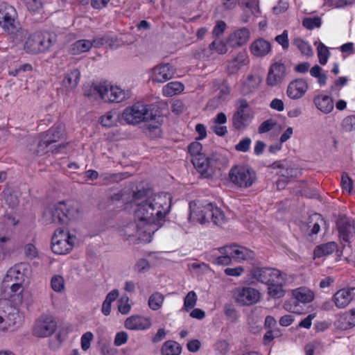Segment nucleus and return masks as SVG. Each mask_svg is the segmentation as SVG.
Returning <instances> with one entry per match:
<instances>
[{
    "instance_id": "nucleus-24",
    "label": "nucleus",
    "mask_w": 355,
    "mask_h": 355,
    "mask_svg": "<svg viewBox=\"0 0 355 355\" xmlns=\"http://www.w3.org/2000/svg\"><path fill=\"white\" fill-rule=\"evenodd\" d=\"M64 135V128L62 124L54 125L42 135L43 137L42 145L45 143L49 145L56 143L63 138Z\"/></svg>"
},
{
    "instance_id": "nucleus-21",
    "label": "nucleus",
    "mask_w": 355,
    "mask_h": 355,
    "mask_svg": "<svg viewBox=\"0 0 355 355\" xmlns=\"http://www.w3.org/2000/svg\"><path fill=\"white\" fill-rule=\"evenodd\" d=\"M272 50L271 44L263 38L255 40L250 46L251 53L256 57H264Z\"/></svg>"
},
{
    "instance_id": "nucleus-62",
    "label": "nucleus",
    "mask_w": 355,
    "mask_h": 355,
    "mask_svg": "<svg viewBox=\"0 0 355 355\" xmlns=\"http://www.w3.org/2000/svg\"><path fill=\"white\" fill-rule=\"evenodd\" d=\"M226 27V24L223 21H218L212 30L213 36L216 37L220 36L225 31Z\"/></svg>"
},
{
    "instance_id": "nucleus-27",
    "label": "nucleus",
    "mask_w": 355,
    "mask_h": 355,
    "mask_svg": "<svg viewBox=\"0 0 355 355\" xmlns=\"http://www.w3.org/2000/svg\"><path fill=\"white\" fill-rule=\"evenodd\" d=\"M355 290V287L349 288H343L337 291L334 295V301L338 309H344L352 300V292Z\"/></svg>"
},
{
    "instance_id": "nucleus-30",
    "label": "nucleus",
    "mask_w": 355,
    "mask_h": 355,
    "mask_svg": "<svg viewBox=\"0 0 355 355\" xmlns=\"http://www.w3.org/2000/svg\"><path fill=\"white\" fill-rule=\"evenodd\" d=\"M23 283L24 282H13L10 286L11 295L10 297V301L15 309H16L17 306L21 304L23 302Z\"/></svg>"
},
{
    "instance_id": "nucleus-1",
    "label": "nucleus",
    "mask_w": 355,
    "mask_h": 355,
    "mask_svg": "<svg viewBox=\"0 0 355 355\" xmlns=\"http://www.w3.org/2000/svg\"><path fill=\"white\" fill-rule=\"evenodd\" d=\"M171 198L166 193H151L139 190L133 195L135 221L129 223L122 234L126 240L135 236L141 242L150 243L159 223L169 212Z\"/></svg>"
},
{
    "instance_id": "nucleus-37",
    "label": "nucleus",
    "mask_w": 355,
    "mask_h": 355,
    "mask_svg": "<svg viewBox=\"0 0 355 355\" xmlns=\"http://www.w3.org/2000/svg\"><path fill=\"white\" fill-rule=\"evenodd\" d=\"M292 44L295 46L300 53L307 57H312L313 55V51L311 44L307 42L302 39L301 37L295 38Z\"/></svg>"
},
{
    "instance_id": "nucleus-28",
    "label": "nucleus",
    "mask_w": 355,
    "mask_h": 355,
    "mask_svg": "<svg viewBox=\"0 0 355 355\" xmlns=\"http://www.w3.org/2000/svg\"><path fill=\"white\" fill-rule=\"evenodd\" d=\"M252 115L248 112H235L232 116V124L236 130L245 128L250 123Z\"/></svg>"
},
{
    "instance_id": "nucleus-32",
    "label": "nucleus",
    "mask_w": 355,
    "mask_h": 355,
    "mask_svg": "<svg viewBox=\"0 0 355 355\" xmlns=\"http://www.w3.org/2000/svg\"><path fill=\"white\" fill-rule=\"evenodd\" d=\"M272 167L273 168H279V171L277 172V174L284 178H286V179L295 178L300 173V171L297 168L291 166H284L279 162L273 163Z\"/></svg>"
},
{
    "instance_id": "nucleus-64",
    "label": "nucleus",
    "mask_w": 355,
    "mask_h": 355,
    "mask_svg": "<svg viewBox=\"0 0 355 355\" xmlns=\"http://www.w3.org/2000/svg\"><path fill=\"white\" fill-rule=\"evenodd\" d=\"M101 352L102 355H119V351L117 349L107 344L101 345Z\"/></svg>"
},
{
    "instance_id": "nucleus-2",
    "label": "nucleus",
    "mask_w": 355,
    "mask_h": 355,
    "mask_svg": "<svg viewBox=\"0 0 355 355\" xmlns=\"http://www.w3.org/2000/svg\"><path fill=\"white\" fill-rule=\"evenodd\" d=\"M78 214L76 208L72 207L65 202H60L44 211L43 219L46 224L66 225L71 220L75 218Z\"/></svg>"
},
{
    "instance_id": "nucleus-12",
    "label": "nucleus",
    "mask_w": 355,
    "mask_h": 355,
    "mask_svg": "<svg viewBox=\"0 0 355 355\" xmlns=\"http://www.w3.org/2000/svg\"><path fill=\"white\" fill-rule=\"evenodd\" d=\"M252 276L258 282L268 285L272 282H277L279 278H282L283 275L275 268H259L253 270Z\"/></svg>"
},
{
    "instance_id": "nucleus-26",
    "label": "nucleus",
    "mask_w": 355,
    "mask_h": 355,
    "mask_svg": "<svg viewBox=\"0 0 355 355\" xmlns=\"http://www.w3.org/2000/svg\"><path fill=\"white\" fill-rule=\"evenodd\" d=\"M291 293L293 297L295 299L297 302L304 304L313 302L315 298L314 292L306 286H301L293 289Z\"/></svg>"
},
{
    "instance_id": "nucleus-45",
    "label": "nucleus",
    "mask_w": 355,
    "mask_h": 355,
    "mask_svg": "<svg viewBox=\"0 0 355 355\" xmlns=\"http://www.w3.org/2000/svg\"><path fill=\"white\" fill-rule=\"evenodd\" d=\"M317 53L320 64L322 65L326 64L330 56L328 48L323 43L320 42L318 46Z\"/></svg>"
},
{
    "instance_id": "nucleus-9",
    "label": "nucleus",
    "mask_w": 355,
    "mask_h": 355,
    "mask_svg": "<svg viewBox=\"0 0 355 355\" xmlns=\"http://www.w3.org/2000/svg\"><path fill=\"white\" fill-rule=\"evenodd\" d=\"M57 322L53 316L44 313L38 318L33 327V335L38 338H45L51 336L55 331Z\"/></svg>"
},
{
    "instance_id": "nucleus-25",
    "label": "nucleus",
    "mask_w": 355,
    "mask_h": 355,
    "mask_svg": "<svg viewBox=\"0 0 355 355\" xmlns=\"http://www.w3.org/2000/svg\"><path fill=\"white\" fill-rule=\"evenodd\" d=\"M227 253L231 254L232 259L238 261L252 259L254 257V252L243 246L227 245Z\"/></svg>"
},
{
    "instance_id": "nucleus-36",
    "label": "nucleus",
    "mask_w": 355,
    "mask_h": 355,
    "mask_svg": "<svg viewBox=\"0 0 355 355\" xmlns=\"http://www.w3.org/2000/svg\"><path fill=\"white\" fill-rule=\"evenodd\" d=\"M92 46V43L90 40H79L71 44L70 52L73 55H78L88 51Z\"/></svg>"
},
{
    "instance_id": "nucleus-49",
    "label": "nucleus",
    "mask_w": 355,
    "mask_h": 355,
    "mask_svg": "<svg viewBox=\"0 0 355 355\" xmlns=\"http://www.w3.org/2000/svg\"><path fill=\"white\" fill-rule=\"evenodd\" d=\"M51 285L54 291L62 292L64 289V278L60 275H54L51 278Z\"/></svg>"
},
{
    "instance_id": "nucleus-34",
    "label": "nucleus",
    "mask_w": 355,
    "mask_h": 355,
    "mask_svg": "<svg viewBox=\"0 0 355 355\" xmlns=\"http://www.w3.org/2000/svg\"><path fill=\"white\" fill-rule=\"evenodd\" d=\"M80 77V72L76 69L65 74L62 85L69 89H74L78 85Z\"/></svg>"
},
{
    "instance_id": "nucleus-15",
    "label": "nucleus",
    "mask_w": 355,
    "mask_h": 355,
    "mask_svg": "<svg viewBox=\"0 0 355 355\" xmlns=\"http://www.w3.org/2000/svg\"><path fill=\"white\" fill-rule=\"evenodd\" d=\"M260 297L259 292L251 287H243L238 289L236 300L242 305H252L257 303Z\"/></svg>"
},
{
    "instance_id": "nucleus-11",
    "label": "nucleus",
    "mask_w": 355,
    "mask_h": 355,
    "mask_svg": "<svg viewBox=\"0 0 355 355\" xmlns=\"http://www.w3.org/2000/svg\"><path fill=\"white\" fill-rule=\"evenodd\" d=\"M17 17V13L13 6L4 2L0 3V26L3 31L15 28Z\"/></svg>"
},
{
    "instance_id": "nucleus-47",
    "label": "nucleus",
    "mask_w": 355,
    "mask_h": 355,
    "mask_svg": "<svg viewBox=\"0 0 355 355\" xmlns=\"http://www.w3.org/2000/svg\"><path fill=\"white\" fill-rule=\"evenodd\" d=\"M210 51H215L218 54H225L227 51L225 42L222 40H214L209 46Z\"/></svg>"
},
{
    "instance_id": "nucleus-55",
    "label": "nucleus",
    "mask_w": 355,
    "mask_h": 355,
    "mask_svg": "<svg viewBox=\"0 0 355 355\" xmlns=\"http://www.w3.org/2000/svg\"><path fill=\"white\" fill-rule=\"evenodd\" d=\"M275 124L276 123L273 119H267L260 124L258 128V132L259 134L268 132L273 128Z\"/></svg>"
},
{
    "instance_id": "nucleus-3",
    "label": "nucleus",
    "mask_w": 355,
    "mask_h": 355,
    "mask_svg": "<svg viewBox=\"0 0 355 355\" xmlns=\"http://www.w3.org/2000/svg\"><path fill=\"white\" fill-rule=\"evenodd\" d=\"M198 211H191L189 220L192 223L205 224L211 221L214 225H221L225 222L224 213L212 203H207Z\"/></svg>"
},
{
    "instance_id": "nucleus-51",
    "label": "nucleus",
    "mask_w": 355,
    "mask_h": 355,
    "mask_svg": "<svg viewBox=\"0 0 355 355\" xmlns=\"http://www.w3.org/2000/svg\"><path fill=\"white\" fill-rule=\"evenodd\" d=\"M150 268V265L148 260L145 259H139L134 266V270L139 273L147 272Z\"/></svg>"
},
{
    "instance_id": "nucleus-52",
    "label": "nucleus",
    "mask_w": 355,
    "mask_h": 355,
    "mask_svg": "<svg viewBox=\"0 0 355 355\" xmlns=\"http://www.w3.org/2000/svg\"><path fill=\"white\" fill-rule=\"evenodd\" d=\"M197 301V295L194 291H190L184 298V306L187 309H193Z\"/></svg>"
},
{
    "instance_id": "nucleus-7",
    "label": "nucleus",
    "mask_w": 355,
    "mask_h": 355,
    "mask_svg": "<svg viewBox=\"0 0 355 355\" xmlns=\"http://www.w3.org/2000/svg\"><path fill=\"white\" fill-rule=\"evenodd\" d=\"M229 176L230 181L241 189L250 187L257 180L255 171L248 166H234L230 169Z\"/></svg>"
},
{
    "instance_id": "nucleus-58",
    "label": "nucleus",
    "mask_w": 355,
    "mask_h": 355,
    "mask_svg": "<svg viewBox=\"0 0 355 355\" xmlns=\"http://www.w3.org/2000/svg\"><path fill=\"white\" fill-rule=\"evenodd\" d=\"M94 336L92 332L87 331L81 337V347L84 351H87L90 347L91 341Z\"/></svg>"
},
{
    "instance_id": "nucleus-53",
    "label": "nucleus",
    "mask_w": 355,
    "mask_h": 355,
    "mask_svg": "<svg viewBox=\"0 0 355 355\" xmlns=\"http://www.w3.org/2000/svg\"><path fill=\"white\" fill-rule=\"evenodd\" d=\"M342 189L349 193H351L353 188V181L346 173H343L341 177Z\"/></svg>"
},
{
    "instance_id": "nucleus-46",
    "label": "nucleus",
    "mask_w": 355,
    "mask_h": 355,
    "mask_svg": "<svg viewBox=\"0 0 355 355\" xmlns=\"http://www.w3.org/2000/svg\"><path fill=\"white\" fill-rule=\"evenodd\" d=\"M119 293L116 289L112 290L107 295L105 300H104L101 311H110L112 307V303L116 300L119 297Z\"/></svg>"
},
{
    "instance_id": "nucleus-19",
    "label": "nucleus",
    "mask_w": 355,
    "mask_h": 355,
    "mask_svg": "<svg viewBox=\"0 0 355 355\" xmlns=\"http://www.w3.org/2000/svg\"><path fill=\"white\" fill-rule=\"evenodd\" d=\"M250 33L248 28L242 27L229 35L227 42L233 47H239L245 44L250 39Z\"/></svg>"
},
{
    "instance_id": "nucleus-22",
    "label": "nucleus",
    "mask_w": 355,
    "mask_h": 355,
    "mask_svg": "<svg viewBox=\"0 0 355 355\" xmlns=\"http://www.w3.org/2000/svg\"><path fill=\"white\" fill-rule=\"evenodd\" d=\"M313 102L316 108L324 114H328L334 110V100L328 95L318 94L314 96Z\"/></svg>"
},
{
    "instance_id": "nucleus-59",
    "label": "nucleus",
    "mask_w": 355,
    "mask_h": 355,
    "mask_svg": "<svg viewBox=\"0 0 355 355\" xmlns=\"http://www.w3.org/2000/svg\"><path fill=\"white\" fill-rule=\"evenodd\" d=\"M104 44L108 45L111 49L117 48L120 45V41L115 36L110 34H105Z\"/></svg>"
},
{
    "instance_id": "nucleus-31",
    "label": "nucleus",
    "mask_w": 355,
    "mask_h": 355,
    "mask_svg": "<svg viewBox=\"0 0 355 355\" xmlns=\"http://www.w3.org/2000/svg\"><path fill=\"white\" fill-rule=\"evenodd\" d=\"M337 326L343 330L354 327L355 312H343L337 320Z\"/></svg>"
},
{
    "instance_id": "nucleus-54",
    "label": "nucleus",
    "mask_w": 355,
    "mask_h": 355,
    "mask_svg": "<svg viewBox=\"0 0 355 355\" xmlns=\"http://www.w3.org/2000/svg\"><path fill=\"white\" fill-rule=\"evenodd\" d=\"M188 150L193 157L204 155L201 153L202 150V145L198 141L191 143L188 147Z\"/></svg>"
},
{
    "instance_id": "nucleus-10",
    "label": "nucleus",
    "mask_w": 355,
    "mask_h": 355,
    "mask_svg": "<svg viewBox=\"0 0 355 355\" xmlns=\"http://www.w3.org/2000/svg\"><path fill=\"white\" fill-rule=\"evenodd\" d=\"M105 102L119 103L125 98L123 90L117 86L96 85L92 88Z\"/></svg>"
},
{
    "instance_id": "nucleus-13",
    "label": "nucleus",
    "mask_w": 355,
    "mask_h": 355,
    "mask_svg": "<svg viewBox=\"0 0 355 355\" xmlns=\"http://www.w3.org/2000/svg\"><path fill=\"white\" fill-rule=\"evenodd\" d=\"M286 66L280 62L272 64L268 70L266 78V84L270 87H275L281 83L286 76Z\"/></svg>"
},
{
    "instance_id": "nucleus-44",
    "label": "nucleus",
    "mask_w": 355,
    "mask_h": 355,
    "mask_svg": "<svg viewBox=\"0 0 355 355\" xmlns=\"http://www.w3.org/2000/svg\"><path fill=\"white\" fill-rule=\"evenodd\" d=\"M340 127L344 132L355 131V114H350L343 118Z\"/></svg>"
},
{
    "instance_id": "nucleus-18",
    "label": "nucleus",
    "mask_w": 355,
    "mask_h": 355,
    "mask_svg": "<svg viewBox=\"0 0 355 355\" xmlns=\"http://www.w3.org/2000/svg\"><path fill=\"white\" fill-rule=\"evenodd\" d=\"M308 87V83L304 79L297 78L288 84L286 94L291 99H299L305 94Z\"/></svg>"
},
{
    "instance_id": "nucleus-43",
    "label": "nucleus",
    "mask_w": 355,
    "mask_h": 355,
    "mask_svg": "<svg viewBox=\"0 0 355 355\" xmlns=\"http://www.w3.org/2000/svg\"><path fill=\"white\" fill-rule=\"evenodd\" d=\"M218 251L221 254L220 256H218L215 258H214L212 262L214 264L217 265H223V266H227L231 263L232 257L231 254H228L227 253V246L220 248L218 249Z\"/></svg>"
},
{
    "instance_id": "nucleus-33",
    "label": "nucleus",
    "mask_w": 355,
    "mask_h": 355,
    "mask_svg": "<svg viewBox=\"0 0 355 355\" xmlns=\"http://www.w3.org/2000/svg\"><path fill=\"white\" fill-rule=\"evenodd\" d=\"M184 85L178 81L170 82L162 88V94L164 96L171 97L179 94L184 91Z\"/></svg>"
},
{
    "instance_id": "nucleus-4",
    "label": "nucleus",
    "mask_w": 355,
    "mask_h": 355,
    "mask_svg": "<svg viewBox=\"0 0 355 355\" xmlns=\"http://www.w3.org/2000/svg\"><path fill=\"white\" fill-rule=\"evenodd\" d=\"M156 114L153 113L152 105L137 102L132 106L126 107L122 113V118L128 124L136 125L141 121L155 119Z\"/></svg>"
},
{
    "instance_id": "nucleus-8",
    "label": "nucleus",
    "mask_w": 355,
    "mask_h": 355,
    "mask_svg": "<svg viewBox=\"0 0 355 355\" xmlns=\"http://www.w3.org/2000/svg\"><path fill=\"white\" fill-rule=\"evenodd\" d=\"M75 237L69 234L63 228H58L51 239V249L58 254H64L69 252L74 243Z\"/></svg>"
},
{
    "instance_id": "nucleus-50",
    "label": "nucleus",
    "mask_w": 355,
    "mask_h": 355,
    "mask_svg": "<svg viewBox=\"0 0 355 355\" xmlns=\"http://www.w3.org/2000/svg\"><path fill=\"white\" fill-rule=\"evenodd\" d=\"M275 40L282 46L284 50H288L289 47L288 31L284 30L282 34L275 37Z\"/></svg>"
},
{
    "instance_id": "nucleus-23",
    "label": "nucleus",
    "mask_w": 355,
    "mask_h": 355,
    "mask_svg": "<svg viewBox=\"0 0 355 355\" xmlns=\"http://www.w3.org/2000/svg\"><path fill=\"white\" fill-rule=\"evenodd\" d=\"M249 63L248 54L245 51H240L227 66V72L229 75L236 73L243 67Z\"/></svg>"
},
{
    "instance_id": "nucleus-35",
    "label": "nucleus",
    "mask_w": 355,
    "mask_h": 355,
    "mask_svg": "<svg viewBox=\"0 0 355 355\" xmlns=\"http://www.w3.org/2000/svg\"><path fill=\"white\" fill-rule=\"evenodd\" d=\"M337 243L335 242H329L322 245L316 246L314 250L315 257H322L332 254L337 250Z\"/></svg>"
},
{
    "instance_id": "nucleus-29",
    "label": "nucleus",
    "mask_w": 355,
    "mask_h": 355,
    "mask_svg": "<svg viewBox=\"0 0 355 355\" xmlns=\"http://www.w3.org/2000/svg\"><path fill=\"white\" fill-rule=\"evenodd\" d=\"M15 28L10 29H5L9 36V39L15 44H19L25 39L27 35V31L22 28L19 22L17 21L15 23Z\"/></svg>"
},
{
    "instance_id": "nucleus-5",
    "label": "nucleus",
    "mask_w": 355,
    "mask_h": 355,
    "mask_svg": "<svg viewBox=\"0 0 355 355\" xmlns=\"http://www.w3.org/2000/svg\"><path fill=\"white\" fill-rule=\"evenodd\" d=\"M224 158L220 154L214 153L209 157L197 156L192 158V163L200 173L201 176L205 178L211 177L217 170H220V166L223 164Z\"/></svg>"
},
{
    "instance_id": "nucleus-56",
    "label": "nucleus",
    "mask_w": 355,
    "mask_h": 355,
    "mask_svg": "<svg viewBox=\"0 0 355 355\" xmlns=\"http://www.w3.org/2000/svg\"><path fill=\"white\" fill-rule=\"evenodd\" d=\"M230 94V88L225 85H223L218 89L216 97L218 103L224 101Z\"/></svg>"
},
{
    "instance_id": "nucleus-42",
    "label": "nucleus",
    "mask_w": 355,
    "mask_h": 355,
    "mask_svg": "<svg viewBox=\"0 0 355 355\" xmlns=\"http://www.w3.org/2000/svg\"><path fill=\"white\" fill-rule=\"evenodd\" d=\"M164 296L159 292L153 293L148 299L149 307L153 311H157L162 308L164 302Z\"/></svg>"
},
{
    "instance_id": "nucleus-48",
    "label": "nucleus",
    "mask_w": 355,
    "mask_h": 355,
    "mask_svg": "<svg viewBox=\"0 0 355 355\" xmlns=\"http://www.w3.org/2000/svg\"><path fill=\"white\" fill-rule=\"evenodd\" d=\"M322 24L321 19L318 17H306L302 21V25L309 30H313L315 28L320 27Z\"/></svg>"
},
{
    "instance_id": "nucleus-63",
    "label": "nucleus",
    "mask_w": 355,
    "mask_h": 355,
    "mask_svg": "<svg viewBox=\"0 0 355 355\" xmlns=\"http://www.w3.org/2000/svg\"><path fill=\"white\" fill-rule=\"evenodd\" d=\"M128 335L126 332L122 331L118 332L114 338V343L116 346L119 347L127 343Z\"/></svg>"
},
{
    "instance_id": "nucleus-16",
    "label": "nucleus",
    "mask_w": 355,
    "mask_h": 355,
    "mask_svg": "<svg viewBox=\"0 0 355 355\" xmlns=\"http://www.w3.org/2000/svg\"><path fill=\"white\" fill-rule=\"evenodd\" d=\"M28 265L26 263H19L11 267L3 279V282L10 284L11 282H24L26 274L28 271Z\"/></svg>"
},
{
    "instance_id": "nucleus-17",
    "label": "nucleus",
    "mask_w": 355,
    "mask_h": 355,
    "mask_svg": "<svg viewBox=\"0 0 355 355\" xmlns=\"http://www.w3.org/2000/svg\"><path fill=\"white\" fill-rule=\"evenodd\" d=\"M175 70L170 64H164L153 68L151 78L157 83H165L174 77Z\"/></svg>"
},
{
    "instance_id": "nucleus-39",
    "label": "nucleus",
    "mask_w": 355,
    "mask_h": 355,
    "mask_svg": "<svg viewBox=\"0 0 355 355\" xmlns=\"http://www.w3.org/2000/svg\"><path fill=\"white\" fill-rule=\"evenodd\" d=\"M284 282V277L279 278L277 282H272L268 285V293L270 296L274 298H279L284 294L282 288V284Z\"/></svg>"
},
{
    "instance_id": "nucleus-57",
    "label": "nucleus",
    "mask_w": 355,
    "mask_h": 355,
    "mask_svg": "<svg viewBox=\"0 0 355 355\" xmlns=\"http://www.w3.org/2000/svg\"><path fill=\"white\" fill-rule=\"evenodd\" d=\"M251 142H252V141L249 137H245V138L241 139L235 146V149L237 151L245 153L249 150Z\"/></svg>"
},
{
    "instance_id": "nucleus-20",
    "label": "nucleus",
    "mask_w": 355,
    "mask_h": 355,
    "mask_svg": "<svg viewBox=\"0 0 355 355\" xmlns=\"http://www.w3.org/2000/svg\"><path fill=\"white\" fill-rule=\"evenodd\" d=\"M125 327L130 330H144L148 329L151 322L149 318L139 315L128 318L124 322Z\"/></svg>"
},
{
    "instance_id": "nucleus-40",
    "label": "nucleus",
    "mask_w": 355,
    "mask_h": 355,
    "mask_svg": "<svg viewBox=\"0 0 355 355\" xmlns=\"http://www.w3.org/2000/svg\"><path fill=\"white\" fill-rule=\"evenodd\" d=\"M261 81V80L259 76L248 75L243 84V92L248 94L253 92L259 87Z\"/></svg>"
},
{
    "instance_id": "nucleus-14",
    "label": "nucleus",
    "mask_w": 355,
    "mask_h": 355,
    "mask_svg": "<svg viewBox=\"0 0 355 355\" xmlns=\"http://www.w3.org/2000/svg\"><path fill=\"white\" fill-rule=\"evenodd\" d=\"M337 227L340 239L345 242L355 235V222L352 218L340 216L337 220Z\"/></svg>"
},
{
    "instance_id": "nucleus-60",
    "label": "nucleus",
    "mask_w": 355,
    "mask_h": 355,
    "mask_svg": "<svg viewBox=\"0 0 355 355\" xmlns=\"http://www.w3.org/2000/svg\"><path fill=\"white\" fill-rule=\"evenodd\" d=\"M348 80V78L345 76L339 77L336 80H335L334 84L331 86L330 91L333 92L338 90V92L340 88L347 84Z\"/></svg>"
},
{
    "instance_id": "nucleus-6",
    "label": "nucleus",
    "mask_w": 355,
    "mask_h": 355,
    "mask_svg": "<svg viewBox=\"0 0 355 355\" xmlns=\"http://www.w3.org/2000/svg\"><path fill=\"white\" fill-rule=\"evenodd\" d=\"M54 33L44 31L36 32L28 38L24 44V49L31 53L37 54L48 50L55 42Z\"/></svg>"
},
{
    "instance_id": "nucleus-61",
    "label": "nucleus",
    "mask_w": 355,
    "mask_h": 355,
    "mask_svg": "<svg viewBox=\"0 0 355 355\" xmlns=\"http://www.w3.org/2000/svg\"><path fill=\"white\" fill-rule=\"evenodd\" d=\"M24 252L26 256L30 259H33L37 257L38 254V252L37 248L33 244L28 243L24 247Z\"/></svg>"
},
{
    "instance_id": "nucleus-38",
    "label": "nucleus",
    "mask_w": 355,
    "mask_h": 355,
    "mask_svg": "<svg viewBox=\"0 0 355 355\" xmlns=\"http://www.w3.org/2000/svg\"><path fill=\"white\" fill-rule=\"evenodd\" d=\"M182 347L175 341H166L162 348L161 353L162 355H179L181 353Z\"/></svg>"
},
{
    "instance_id": "nucleus-41",
    "label": "nucleus",
    "mask_w": 355,
    "mask_h": 355,
    "mask_svg": "<svg viewBox=\"0 0 355 355\" xmlns=\"http://www.w3.org/2000/svg\"><path fill=\"white\" fill-rule=\"evenodd\" d=\"M323 219L320 214H315L311 218L307 224L308 229L310 230L309 234H318L320 230V223H323Z\"/></svg>"
}]
</instances>
